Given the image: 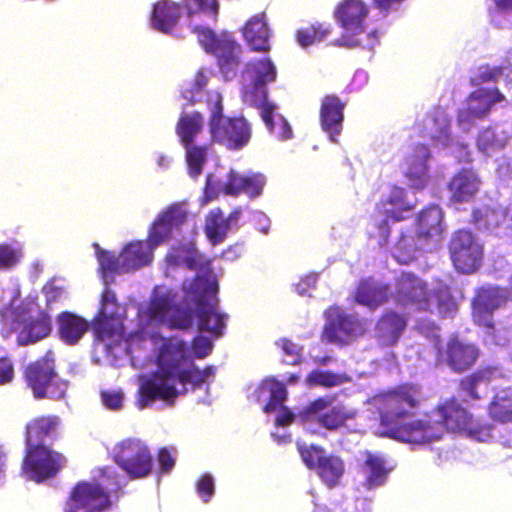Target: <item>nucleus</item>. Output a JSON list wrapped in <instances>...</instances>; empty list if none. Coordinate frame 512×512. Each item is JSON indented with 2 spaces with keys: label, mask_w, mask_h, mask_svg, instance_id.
<instances>
[{
  "label": "nucleus",
  "mask_w": 512,
  "mask_h": 512,
  "mask_svg": "<svg viewBox=\"0 0 512 512\" xmlns=\"http://www.w3.org/2000/svg\"><path fill=\"white\" fill-rule=\"evenodd\" d=\"M414 209L415 204L408 199L406 190L402 187L392 186L389 193L376 204V211L384 217L376 224L380 245H385L388 242L390 236L389 221H403Z\"/></svg>",
  "instance_id": "14"
},
{
  "label": "nucleus",
  "mask_w": 512,
  "mask_h": 512,
  "mask_svg": "<svg viewBox=\"0 0 512 512\" xmlns=\"http://www.w3.org/2000/svg\"><path fill=\"white\" fill-rule=\"evenodd\" d=\"M95 339L104 341L124 333V325L120 317L115 313L98 311L92 322Z\"/></svg>",
  "instance_id": "34"
},
{
  "label": "nucleus",
  "mask_w": 512,
  "mask_h": 512,
  "mask_svg": "<svg viewBox=\"0 0 512 512\" xmlns=\"http://www.w3.org/2000/svg\"><path fill=\"white\" fill-rule=\"evenodd\" d=\"M102 404L109 410L118 411L123 407L124 393L121 390H103L100 393Z\"/></svg>",
  "instance_id": "64"
},
{
  "label": "nucleus",
  "mask_w": 512,
  "mask_h": 512,
  "mask_svg": "<svg viewBox=\"0 0 512 512\" xmlns=\"http://www.w3.org/2000/svg\"><path fill=\"white\" fill-rule=\"evenodd\" d=\"M244 175L230 170L226 175V180L221 183L214 181L209 175L206 179L204 188V202H210L217 199L220 194L237 197L243 193Z\"/></svg>",
  "instance_id": "26"
},
{
  "label": "nucleus",
  "mask_w": 512,
  "mask_h": 512,
  "mask_svg": "<svg viewBox=\"0 0 512 512\" xmlns=\"http://www.w3.org/2000/svg\"><path fill=\"white\" fill-rule=\"evenodd\" d=\"M168 361L167 353L162 348L158 355V370L140 385L139 408L143 409L156 400L173 403L180 394L187 391L186 388L182 391L176 389V380Z\"/></svg>",
  "instance_id": "8"
},
{
  "label": "nucleus",
  "mask_w": 512,
  "mask_h": 512,
  "mask_svg": "<svg viewBox=\"0 0 512 512\" xmlns=\"http://www.w3.org/2000/svg\"><path fill=\"white\" fill-rule=\"evenodd\" d=\"M182 145L185 148L188 173L191 177L197 178L202 173L204 164L207 161L209 145H197L194 142Z\"/></svg>",
  "instance_id": "45"
},
{
  "label": "nucleus",
  "mask_w": 512,
  "mask_h": 512,
  "mask_svg": "<svg viewBox=\"0 0 512 512\" xmlns=\"http://www.w3.org/2000/svg\"><path fill=\"white\" fill-rule=\"evenodd\" d=\"M207 104L211 112L208 125L212 142L229 150H240L245 147L252 136L248 121L243 116L225 117L219 92L208 93Z\"/></svg>",
  "instance_id": "6"
},
{
  "label": "nucleus",
  "mask_w": 512,
  "mask_h": 512,
  "mask_svg": "<svg viewBox=\"0 0 512 512\" xmlns=\"http://www.w3.org/2000/svg\"><path fill=\"white\" fill-rule=\"evenodd\" d=\"M449 255L454 268L462 274H472L482 265L483 246L469 230L459 229L452 235Z\"/></svg>",
  "instance_id": "13"
},
{
  "label": "nucleus",
  "mask_w": 512,
  "mask_h": 512,
  "mask_svg": "<svg viewBox=\"0 0 512 512\" xmlns=\"http://www.w3.org/2000/svg\"><path fill=\"white\" fill-rule=\"evenodd\" d=\"M422 429L419 445L441 439L447 431L466 432L470 437L486 441L491 437L492 426L478 422L456 396L440 402L426 416L424 422H418Z\"/></svg>",
  "instance_id": "3"
},
{
  "label": "nucleus",
  "mask_w": 512,
  "mask_h": 512,
  "mask_svg": "<svg viewBox=\"0 0 512 512\" xmlns=\"http://www.w3.org/2000/svg\"><path fill=\"white\" fill-rule=\"evenodd\" d=\"M208 82V77L204 73V71L199 70L194 75V78L189 82L188 87L183 91V97L187 99L192 104L199 101L196 98V95L201 93L206 87Z\"/></svg>",
  "instance_id": "56"
},
{
  "label": "nucleus",
  "mask_w": 512,
  "mask_h": 512,
  "mask_svg": "<svg viewBox=\"0 0 512 512\" xmlns=\"http://www.w3.org/2000/svg\"><path fill=\"white\" fill-rule=\"evenodd\" d=\"M330 400L325 397H318L313 401L309 402L300 412V418L309 425L314 422V415H319L320 412L327 410Z\"/></svg>",
  "instance_id": "55"
},
{
  "label": "nucleus",
  "mask_w": 512,
  "mask_h": 512,
  "mask_svg": "<svg viewBox=\"0 0 512 512\" xmlns=\"http://www.w3.org/2000/svg\"><path fill=\"white\" fill-rule=\"evenodd\" d=\"M203 115L194 111L192 113L183 112L176 124V134L181 144H189L195 141V137L203 129Z\"/></svg>",
  "instance_id": "39"
},
{
  "label": "nucleus",
  "mask_w": 512,
  "mask_h": 512,
  "mask_svg": "<svg viewBox=\"0 0 512 512\" xmlns=\"http://www.w3.org/2000/svg\"><path fill=\"white\" fill-rule=\"evenodd\" d=\"M261 117L270 132L278 139L285 141L292 137L290 124L281 115H275V105L265 102L261 106Z\"/></svg>",
  "instance_id": "40"
},
{
  "label": "nucleus",
  "mask_w": 512,
  "mask_h": 512,
  "mask_svg": "<svg viewBox=\"0 0 512 512\" xmlns=\"http://www.w3.org/2000/svg\"><path fill=\"white\" fill-rule=\"evenodd\" d=\"M59 422L56 415H42L32 419L25 427L26 446H45V439L55 434Z\"/></svg>",
  "instance_id": "32"
},
{
  "label": "nucleus",
  "mask_w": 512,
  "mask_h": 512,
  "mask_svg": "<svg viewBox=\"0 0 512 512\" xmlns=\"http://www.w3.org/2000/svg\"><path fill=\"white\" fill-rule=\"evenodd\" d=\"M94 246L98 249L97 258L100 263L101 271L104 275L125 273V271H121L122 265L120 256L116 257L112 252L101 250L97 243H95Z\"/></svg>",
  "instance_id": "50"
},
{
  "label": "nucleus",
  "mask_w": 512,
  "mask_h": 512,
  "mask_svg": "<svg viewBox=\"0 0 512 512\" xmlns=\"http://www.w3.org/2000/svg\"><path fill=\"white\" fill-rule=\"evenodd\" d=\"M265 183V177L260 173L244 175L243 194L251 199L259 197L263 192Z\"/></svg>",
  "instance_id": "53"
},
{
  "label": "nucleus",
  "mask_w": 512,
  "mask_h": 512,
  "mask_svg": "<svg viewBox=\"0 0 512 512\" xmlns=\"http://www.w3.org/2000/svg\"><path fill=\"white\" fill-rule=\"evenodd\" d=\"M170 228H178L187 219V212L179 205H173L166 209L160 216Z\"/></svg>",
  "instance_id": "61"
},
{
  "label": "nucleus",
  "mask_w": 512,
  "mask_h": 512,
  "mask_svg": "<svg viewBox=\"0 0 512 512\" xmlns=\"http://www.w3.org/2000/svg\"><path fill=\"white\" fill-rule=\"evenodd\" d=\"M479 185L480 180L474 171L462 169L449 182L451 199L457 203L468 202L478 192Z\"/></svg>",
  "instance_id": "31"
},
{
  "label": "nucleus",
  "mask_w": 512,
  "mask_h": 512,
  "mask_svg": "<svg viewBox=\"0 0 512 512\" xmlns=\"http://www.w3.org/2000/svg\"><path fill=\"white\" fill-rule=\"evenodd\" d=\"M324 317L321 340L325 343L346 345L365 333L362 321L355 315L346 313L338 305L329 306L324 311Z\"/></svg>",
  "instance_id": "12"
},
{
  "label": "nucleus",
  "mask_w": 512,
  "mask_h": 512,
  "mask_svg": "<svg viewBox=\"0 0 512 512\" xmlns=\"http://www.w3.org/2000/svg\"><path fill=\"white\" fill-rule=\"evenodd\" d=\"M435 286L419 275L402 271L395 277L391 297L394 303L404 309L435 314L439 318L453 317L458 304L450 285L442 279L435 280Z\"/></svg>",
  "instance_id": "2"
},
{
  "label": "nucleus",
  "mask_w": 512,
  "mask_h": 512,
  "mask_svg": "<svg viewBox=\"0 0 512 512\" xmlns=\"http://www.w3.org/2000/svg\"><path fill=\"white\" fill-rule=\"evenodd\" d=\"M498 88H478L467 97V106L457 112L459 125L472 124L487 117L496 103L504 101Z\"/></svg>",
  "instance_id": "17"
},
{
  "label": "nucleus",
  "mask_w": 512,
  "mask_h": 512,
  "mask_svg": "<svg viewBox=\"0 0 512 512\" xmlns=\"http://www.w3.org/2000/svg\"><path fill=\"white\" fill-rule=\"evenodd\" d=\"M501 146L494 130L486 128L477 137V147L482 152H489Z\"/></svg>",
  "instance_id": "63"
},
{
  "label": "nucleus",
  "mask_w": 512,
  "mask_h": 512,
  "mask_svg": "<svg viewBox=\"0 0 512 512\" xmlns=\"http://www.w3.org/2000/svg\"><path fill=\"white\" fill-rule=\"evenodd\" d=\"M425 243L416 233H403L394 245L392 255L399 264H410L417 259V252L424 249Z\"/></svg>",
  "instance_id": "35"
},
{
  "label": "nucleus",
  "mask_w": 512,
  "mask_h": 512,
  "mask_svg": "<svg viewBox=\"0 0 512 512\" xmlns=\"http://www.w3.org/2000/svg\"><path fill=\"white\" fill-rule=\"evenodd\" d=\"M354 418V413L349 412L343 405L333 406L315 416L314 423L317 427L309 425L306 430L312 436H324L321 429L336 432L346 427L347 421Z\"/></svg>",
  "instance_id": "24"
},
{
  "label": "nucleus",
  "mask_w": 512,
  "mask_h": 512,
  "mask_svg": "<svg viewBox=\"0 0 512 512\" xmlns=\"http://www.w3.org/2000/svg\"><path fill=\"white\" fill-rule=\"evenodd\" d=\"M246 72L251 75L256 86H265L276 79V68L269 58L249 62Z\"/></svg>",
  "instance_id": "46"
},
{
  "label": "nucleus",
  "mask_w": 512,
  "mask_h": 512,
  "mask_svg": "<svg viewBox=\"0 0 512 512\" xmlns=\"http://www.w3.org/2000/svg\"><path fill=\"white\" fill-rule=\"evenodd\" d=\"M296 447L301 460L310 470H316L322 457L326 454L324 447L316 444L307 445L300 440L296 442Z\"/></svg>",
  "instance_id": "48"
},
{
  "label": "nucleus",
  "mask_w": 512,
  "mask_h": 512,
  "mask_svg": "<svg viewBox=\"0 0 512 512\" xmlns=\"http://www.w3.org/2000/svg\"><path fill=\"white\" fill-rule=\"evenodd\" d=\"M426 400L422 387L416 383H403L373 397V404L379 414L382 435L410 444H419L421 431L416 419L408 422L401 420L413 416Z\"/></svg>",
  "instance_id": "1"
},
{
  "label": "nucleus",
  "mask_w": 512,
  "mask_h": 512,
  "mask_svg": "<svg viewBox=\"0 0 512 512\" xmlns=\"http://www.w3.org/2000/svg\"><path fill=\"white\" fill-rule=\"evenodd\" d=\"M345 106L346 103L334 94L324 96L321 102L320 125L334 143L338 142L343 129Z\"/></svg>",
  "instance_id": "21"
},
{
  "label": "nucleus",
  "mask_w": 512,
  "mask_h": 512,
  "mask_svg": "<svg viewBox=\"0 0 512 512\" xmlns=\"http://www.w3.org/2000/svg\"><path fill=\"white\" fill-rule=\"evenodd\" d=\"M506 302L504 289L496 286L480 287L472 300L474 323L495 338L493 312L505 305Z\"/></svg>",
  "instance_id": "16"
},
{
  "label": "nucleus",
  "mask_w": 512,
  "mask_h": 512,
  "mask_svg": "<svg viewBox=\"0 0 512 512\" xmlns=\"http://www.w3.org/2000/svg\"><path fill=\"white\" fill-rule=\"evenodd\" d=\"M431 157L429 147L425 144H415L412 152L405 158L404 175L411 186L417 189L424 188L429 181L428 161Z\"/></svg>",
  "instance_id": "23"
},
{
  "label": "nucleus",
  "mask_w": 512,
  "mask_h": 512,
  "mask_svg": "<svg viewBox=\"0 0 512 512\" xmlns=\"http://www.w3.org/2000/svg\"><path fill=\"white\" fill-rule=\"evenodd\" d=\"M183 6L189 17L201 11L216 20L219 13L218 0H183Z\"/></svg>",
  "instance_id": "49"
},
{
  "label": "nucleus",
  "mask_w": 512,
  "mask_h": 512,
  "mask_svg": "<svg viewBox=\"0 0 512 512\" xmlns=\"http://www.w3.org/2000/svg\"><path fill=\"white\" fill-rule=\"evenodd\" d=\"M331 33V26L325 23L316 22L296 31L298 44L306 48L315 43L323 41Z\"/></svg>",
  "instance_id": "47"
},
{
  "label": "nucleus",
  "mask_w": 512,
  "mask_h": 512,
  "mask_svg": "<svg viewBox=\"0 0 512 512\" xmlns=\"http://www.w3.org/2000/svg\"><path fill=\"white\" fill-rule=\"evenodd\" d=\"M175 308V294L168 290L154 295L148 305L147 315L151 322H164Z\"/></svg>",
  "instance_id": "41"
},
{
  "label": "nucleus",
  "mask_w": 512,
  "mask_h": 512,
  "mask_svg": "<svg viewBox=\"0 0 512 512\" xmlns=\"http://www.w3.org/2000/svg\"><path fill=\"white\" fill-rule=\"evenodd\" d=\"M23 379L35 399H62L68 389V382L60 379L52 351L30 362L23 369Z\"/></svg>",
  "instance_id": "7"
},
{
  "label": "nucleus",
  "mask_w": 512,
  "mask_h": 512,
  "mask_svg": "<svg viewBox=\"0 0 512 512\" xmlns=\"http://www.w3.org/2000/svg\"><path fill=\"white\" fill-rule=\"evenodd\" d=\"M350 381L346 373H336L331 370L314 369L305 378L308 387L332 388Z\"/></svg>",
  "instance_id": "43"
},
{
  "label": "nucleus",
  "mask_w": 512,
  "mask_h": 512,
  "mask_svg": "<svg viewBox=\"0 0 512 512\" xmlns=\"http://www.w3.org/2000/svg\"><path fill=\"white\" fill-rule=\"evenodd\" d=\"M483 216L487 227H499L506 218H509L512 221V203L507 207V209L486 208Z\"/></svg>",
  "instance_id": "59"
},
{
  "label": "nucleus",
  "mask_w": 512,
  "mask_h": 512,
  "mask_svg": "<svg viewBox=\"0 0 512 512\" xmlns=\"http://www.w3.org/2000/svg\"><path fill=\"white\" fill-rule=\"evenodd\" d=\"M490 380V371L488 369H478L462 377L458 382V391L471 400L477 401L482 398L478 392V387L482 383H488Z\"/></svg>",
  "instance_id": "44"
},
{
  "label": "nucleus",
  "mask_w": 512,
  "mask_h": 512,
  "mask_svg": "<svg viewBox=\"0 0 512 512\" xmlns=\"http://www.w3.org/2000/svg\"><path fill=\"white\" fill-rule=\"evenodd\" d=\"M443 214L441 209L432 205L423 209L418 216V228L416 234L418 238L428 241L431 237L441 233V223Z\"/></svg>",
  "instance_id": "37"
},
{
  "label": "nucleus",
  "mask_w": 512,
  "mask_h": 512,
  "mask_svg": "<svg viewBox=\"0 0 512 512\" xmlns=\"http://www.w3.org/2000/svg\"><path fill=\"white\" fill-rule=\"evenodd\" d=\"M242 34L251 50L266 52L270 49V31L264 13L251 17L244 25Z\"/></svg>",
  "instance_id": "27"
},
{
  "label": "nucleus",
  "mask_w": 512,
  "mask_h": 512,
  "mask_svg": "<svg viewBox=\"0 0 512 512\" xmlns=\"http://www.w3.org/2000/svg\"><path fill=\"white\" fill-rule=\"evenodd\" d=\"M65 464V456L49 446H26L21 472L27 479L41 483L56 477Z\"/></svg>",
  "instance_id": "11"
},
{
  "label": "nucleus",
  "mask_w": 512,
  "mask_h": 512,
  "mask_svg": "<svg viewBox=\"0 0 512 512\" xmlns=\"http://www.w3.org/2000/svg\"><path fill=\"white\" fill-rule=\"evenodd\" d=\"M277 345L282 349L285 355L292 358L291 361L287 362L289 365H298L302 362V346L288 338L279 339Z\"/></svg>",
  "instance_id": "62"
},
{
  "label": "nucleus",
  "mask_w": 512,
  "mask_h": 512,
  "mask_svg": "<svg viewBox=\"0 0 512 512\" xmlns=\"http://www.w3.org/2000/svg\"><path fill=\"white\" fill-rule=\"evenodd\" d=\"M169 326L181 330L189 329L193 322V313L190 310L180 309L175 306L168 318Z\"/></svg>",
  "instance_id": "60"
},
{
  "label": "nucleus",
  "mask_w": 512,
  "mask_h": 512,
  "mask_svg": "<svg viewBox=\"0 0 512 512\" xmlns=\"http://www.w3.org/2000/svg\"><path fill=\"white\" fill-rule=\"evenodd\" d=\"M183 7V2L157 1L151 15V26L159 32L170 33L177 25Z\"/></svg>",
  "instance_id": "25"
},
{
  "label": "nucleus",
  "mask_w": 512,
  "mask_h": 512,
  "mask_svg": "<svg viewBox=\"0 0 512 512\" xmlns=\"http://www.w3.org/2000/svg\"><path fill=\"white\" fill-rule=\"evenodd\" d=\"M22 258L21 249L14 248L9 244H0V270L14 268Z\"/></svg>",
  "instance_id": "54"
},
{
  "label": "nucleus",
  "mask_w": 512,
  "mask_h": 512,
  "mask_svg": "<svg viewBox=\"0 0 512 512\" xmlns=\"http://www.w3.org/2000/svg\"><path fill=\"white\" fill-rule=\"evenodd\" d=\"M363 461L359 466L364 474L363 486L372 490L383 486L393 467L389 465L386 457L381 453L365 450L362 452Z\"/></svg>",
  "instance_id": "22"
},
{
  "label": "nucleus",
  "mask_w": 512,
  "mask_h": 512,
  "mask_svg": "<svg viewBox=\"0 0 512 512\" xmlns=\"http://www.w3.org/2000/svg\"><path fill=\"white\" fill-rule=\"evenodd\" d=\"M479 357L480 349L475 343L460 340L458 337L450 338L446 343L444 360L455 373L460 374L471 369Z\"/></svg>",
  "instance_id": "19"
},
{
  "label": "nucleus",
  "mask_w": 512,
  "mask_h": 512,
  "mask_svg": "<svg viewBox=\"0 0 512 512\" xmlns=\"http://www.w3.org/2000/svg\"><path fill=\"white\" fill-rule=\"evenodd\" d=\"M60 339L67 345L77 344L88 330V322L72 312H61L57 316Z\"/></svg>",
  "instance_id": "33"
},
{
  "label": "nucleus",
  "mask_w": 512,
  "mask_h": 512,
  "mask_svg": "<svg viewBox=\"0 0 512 512\" xmlns=\"http://www.w3.org/2000/svg\"><path fill=\"white\" fill-rule=\"evenodd\" d=\"M192 32L197 35L200 45L207 52L218 53L220 40L212 29L196 25L192 28Z\"/></svg>",
  "instance_id": "52"
},
{
  "label": "nucleus",
  "mask_w": 512,
  "mask_h": 512,
  "mask_svg": "<svg viewBox=\"0 0 512 512\" xmlns=\"http://www.w3.org/2000/svg\"><path fill=\"white\" fill-rule=\"evenodd\" d=\"M316 471L323 484L331 489L339 484L345 472V464L340 456L325 454Z\"/></svg>",
  "instance_id": "36"
},
{
  "label": "nucleus",
  "mask_w": 512,
  "mask_h": 512,
  "mask_svg": "<svg viewBox=\"0 0 512 512\" xmlns=\"http://www.w3.org/2000/svg\"><path fill=\"white\" fill-rule=\"evenodd\" d=\"M1 334L8 338L12 333L18 332L19 346L34 344L47 337L51 332V319L47 314H41L34 320L27 321L22 312L7 308L1 312Z\"/></svg>",
  "instance_id": "9"
},
{
  "label": "nucleus",
  "mask_w": 512,
  "mask_h": 512,
  "mask_svg": "<svg viewBox=\"0 0 512 512\" xmlns=\"http://www.w3.org/2000/svg\"><path fill=\"white\" fill-rule=\"evenodd\" d=\"M490 416L499 422L507 423L512 421V388L499 391L488 408Z\"/></svg>",
  "instance_id": "42"
},
{
  "label": "nucleus",
  "mask_w": 512,
  "mask_h": 512,
  "mask_svg": "<svg viewBox=\"0 0 512 512\" xmlns=\"http://www.w3.org/2000/svg\"><path fill=\"white\" fill-rule=\"evenodd\" d=\"M500 76L506 77L504 64L499 66L482 65L472 78V84L480 85L483 83L496 82Z\"/></svg>",
  "instance_id": "51"
},
{
  "label": "nucleus",
  "mask_w": 512,
  "mask_h": 512,
  "mask_svg": "<svg viewBox=\"0 0 512 512\" xmlns=\"http://www.w3.org/2000/svg\"><path fill=\"white\" fill-rule=\"evenodd\" d=\"M185 299L195 304L194 315L200 331L216 337L223 335L228 315L219 311L218 285L203 276H196L183 285Z\"/></svg>",
  "instance_id": "4"
},
{
  "label": "nucleus",
  "mask_w": 512,
  "mask_h": 512,
  "mask_svg": "<svg viewBox=\"0 0 512 512\" xmlns=\"http://www.w3.org/2000/svg\"><path fill=\"white\" fill-rule=\"evenodd\" d=\"M368 14L369 8L363 0H342L334 11V18L343 32L334 45L346 48L360 46L358 36L365 32Z\"/></svg>",
  "instance_id": "10"
},
{
  "label": "nucleus",
  "mask_w": 512,
  "mask_h": 512,
  "mask_svg": "<svg viewBox=\"0 0 512 512\" xmlns=\"http://www.w3.org/2000/svg\"><path fill=\"white\" fill-rule=\"evenodd\" d=\"M113 457L131 479L145 478L152 472V454L138 439L123 440L115 449Z\"/></svg>",
  "instance_id": "15"
},
{
  "label": "nucleus",
  "mask_w": 512,
  "mask_h": 512,
  "mask_svg": "<svg viewBox=\"0 0 512 512\" xmlns=\"http://www.w3.org/2000/svg\"><path fill=\"white\" fill-rule=\"evenodd\" d=\"M99 482L79 481L65 502V512H105L111 508V494L121 490L119 478L111 476L108 468L101 470Z\"/></svg>",
  "instance_id": "5"
},
{
  "label": "nucleus",
  "mask_w": 512,
  "mask_h": 512,
  "mask_svg": "<svg viewBox=\"0 0 512 512\" xmlns=\"http://www.w3.org/2000/svg\"><path fill=\"white\" fill-rule=\"evenodd\" d=\"M407 327V318L393 309L386 310L374 327V338L381 348L395 346Z\"/></svg>",
  "instance_id": "20"
},
{
  "label": "nucleus",
  "mask_w": 512,
  "mask_h": 512,
  "mask_svg": "<svg viewBox=\"0 0 512 512\" xmlns=\"http://www.w3.org/2000/svg\"><path fill=\"white\" fill-rule=\"evenodd\" d=\"M287 398V389L284 383L275 381L270 391V396L263 410L271 413L280 407Z\"/></svg>",
  "instance_id": "58"
},
{
  "label": "nucleus",
  "mask_w": 512,
  "mask_h": 512,
  "mask_svg": "<svg viewBox=\"0 0 512 512\" xmlns=\"http://www.w3.org/2000/svg\"><path fill=\"white\" fill-rule=\"evenodd\" d=\"M230 228L220 208L208 212L205 218L204 233L213 246L219 245L227 238Z\"/></svg>",
  "instance_id": "38"
},
{
  "label": "nucleus",
  "mask_w": 512,
  "mask_h": 512,
  "mask_svg": "<svg viewBox=\"0 0 512 512\" xmlns=\"http://www.w3.org/2000/svg\"><path fill=\"white\" fill-rule=\"evenodd\" d=\"M163 349L167 353L168 362L171 363L176 383L179 382L183 386L191 384L193 389H198L203 385L205 382L203 375L194 363H190L187 368H182L184 362L187 361V345L185 342H170L163 345Z\"/></svg>",
  "instance_id": "18"
},
{
  "label": "nucleus",
  "mask_w": 512,
  "mask_h": 512,
  "mask_svg": "<svg viewBox=\"0 0 512 512\" xmlns=\"http://www.w3.org/2000/svg\"><path fill=\"white\" fill-rule=\"evenodd\" d=\"M390 294L388 284H377L371 279H362L355 289L354 300L358 304L374 310L386 303Z\"/></svg>",
  "instance_id": "28"
},
{
  "label": "nucleus",
  "mask_w": 512,
  "mask_h": 512,
  "mask_svg": "<svg viewBox=\"0 0 512 512\" xmlns=\"http://www.w3.org/2000/svg\"><path fill=\"white\" fill-rule=\"evenodd\" d=\"M166 261L170 266L184 265L189 270H196L209 265L203 255L199 253L194 242H185L173 246L166 255Z\"/></svg>",
  "instance_id": "29"
},
{
  "label": "nucleus",
  "mask_w": 512,
  "mask_h": 512,
  "mask_svg": "<svg viewBox=\"0 0 512 512\" xmlns=\"http://www.w3.org/2000/svg\"><path fill=\"white\" fill-rule=\"evenodd\" d=\"M153 249L154 247L145 241H134L127 244L120 253L121 271H135L149 265L153 259Z\"/></svg>",
  "instance_id": "30"
},
{
  "label": "nucleus",
  "mask_w": 512,
  "mask_h": 512,
  "mask_svg": "<svg viewBox=\"0 0 512 512\" xmlns=\"http://www.w3.org/2000/svg\"><path fill=\"white\" fill-rule=\"evenodd\" d=\"M172 228L168 226L160 217L153 223L148 234V242L154 248L164 243L171 235Z\"/></svg>",
  "instance_id": "57"
}]
</instances>
